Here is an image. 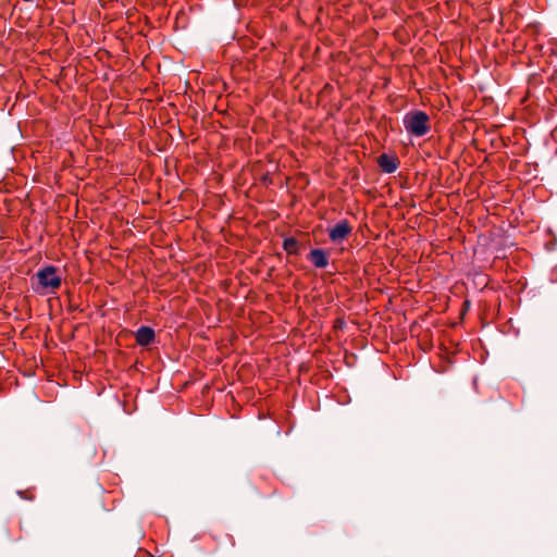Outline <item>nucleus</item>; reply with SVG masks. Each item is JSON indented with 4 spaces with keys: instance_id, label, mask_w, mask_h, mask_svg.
Wrapping results in <instances>:
<instances>
[{
    "instance_id": "obj_5",
    "label": "nucleus",
    "mask_w": 557,
    "mask_h": 557,
    "mask_svg": "<svg viewBox=\"0 0 557 557\" xmlns=\"http://www.w3.org/2000/svg\"><path fill=\"white\" fill-rule=\"evenodd\" d=\"M307 258L318 269H324L329 264V256L322 248L311 249Z\"/></svg>"
},
{
    "instance_id": "obj_8",
    "label": "nucleus",
    "mask_w": 557,
    "mask_h": 557,
    "mask_svg": "<svg viewBox=\"0 0 557 557\" xmlns=\"http://www.w3.org/2000/svg\"><path fill=\"white\" fill-rule=\"evenodd\" d=\"M17 494L22 499H25V500H34L35 499V488L34 487L26 488L23 491H17Z\"/></svg>"
},
{
    "instance_id": "obj_1",
    "label": "nucleus",
    "mask_w": 557,
    "mask_h": 557,
    "mask_svg": "<svg viewBox=\"0 0 557 557\" xmlns=\"http://www.w3.org/2000/svg\"><path fill=\"white\" fill-rule=\"evenodd\" d=\"M403 122L406 132L414 137L425 136L431 131L430 116L422 110L407 112Z\"/></svg>"
},
{
    "instance_id": "obj_4",
    "label": "nucleus",
    "mask_w": 557,
    "mask_h": 557,
    "mask_svg": "<svg viewBox=\"0 0 557 557\" xmlns=\"http://www.w3.org/2000/svg\"><path fill=\"white\" fill-rule=\"evenodd\" d=\"M399 159L396 154L382 153L377 158V164L380 169L387 174L396 172L399 166Z\"/></svg>"
},
{
    "instance_id": "obj_2",
    "label": "nucleus",
    "mask_w": 557,
    "mask_h": 557,
    "mask_svg": "<svg viewBox=\"0 0 557 557\" xmlns=\"http://www.w3.org/2000/svg\"><path fill=\"white\" fill-rule=\"evenodd\" d=\"M37 287L34 289L39 294H47L60 288L62 278L58 274V269L53 265H46L36 273Z\"/></svg>"
},
{
    "instance_id": "obj_9",
    "label": "nucleus",
    "mask_w": 557,
    "mask_h": 557,
    "mask_svg": "<svg viewBox=\"0 0 557 557\" xmlns=\"http://www.w3.org/2000/svg\"><path fill=\"white\" fill-rule=\"evenodd\" d=\"M463 305H465V306H469V300H466V301L463 302Z\"/></svg>"
},
{
    "instance_id": "obj_3",
    "label": "nucleus",
    "mask_w": 557,
    "mask_h": 557,
    "mask_svg": "<svg viewBox=\"0 0 557 557\" xmlns=\"http://www.w3.org/2000/svg\"><path fill=\"white\" fill-rule=\"evenodd\" d=\"M352 232V226L348 220L344 219L327 230L332 243L338 244L345 240Z\"/></svg>"
},
{
    "instance_id": "obj_7",
    "label": "nucleus",
    "mask_w": 557,
    "mask_h": 557,
    "mask_svg": "<svg viewBox=\"0 0 557 557\" xmlns=\"http://www.w3.org/2000/svg\"><path fill=\"white\" fill-rule=\"evenodd\" d=\"M283 249L288 255H298L299 252V244L298 240L295 237H286L283 240Z\"/></svg>"
},
{
    "instance_id": "obj_6",
    "label": "nucleus",
    "mask_w": 557,
    "mask_h": 557,
    "mask_svg": "<svg viewBox=\"0 0 557 557\" xmlns=\"http://www.w3.org/2000/svg\"><path fill=\"white\" fill-rule=\"evenodd\" d=\"M156 334L150 326H140L135 333L136 343L139 346H148L154 341Z\"/></svg>"
}]
</instances>
